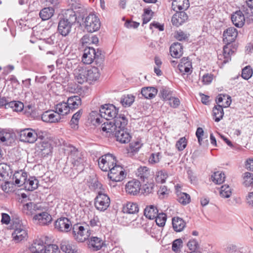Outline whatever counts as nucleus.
Instances as JSON below:
<instances>
[{
	"label": "nucleus",
	"mask_w": 253,
	"mask_h": 253,
	"mask_svg": "<svg viewBox=\"0 0 253 253\" xmlns=\"http://www.w3.org/2000/svg\"><path fill=\"white\" fill-rule=\"evenodd\" d=\"M65 154L73 167L83 166L85 161L84 153L71 144H65L63 147Z\"/></svg>",
	"instance_id": "f257e3e1"
},
{
	"label": "nucleus",
	"mask_w": 253,
	"mask_h": 253,
	"mask_svg": "<svg viewBox=\"0 0 253 253\" xmlns=\"http://www.w3.org/2000/svg\"><path fill=\"white\" fill-rule=\"evenodd\" d=\"M104 55L100 49L96 51L94 48L87 47L84 49L82 62L85 64H90L94 61L97 66L100 67L103 63Z\"/></svg>",
	"instance_id": "f03ea898"
},
{
	"label": "nucleus",
	"mask_w": 253,
	"mask_h": 253,
	"mask_svg": "<svg viewBox=\"0 0 253 253\" xmlns=\"http://www.w3.org/2000/svg\"><path fill=\"white\" fill-rule=\"evenodd\" d=\"M238 35V32L236 28L233 27L227 28L223 32V41L224 43L226 44L223 47V53L224 56V60L223 63H226L231 60L230 54V52H233L232 50L230 49L228 45L231 43L234 42Z\"/></svg>",
	"instance_id": "7ed1b4c3"
},
{
	"label": "nucleus",
	"mask_w": 253,
	"mask_h": 253,
	"mask_svg": "<svg viewBox=\"0 0 253 253\" xmlns=\"http://www.w3.org/2000/svg\"><path fill=\"white\" fill-rule=\"evenodd\" d=\"M101 126L103 131L114 134L118 127H123L126 126L128 121L124 115L120 114L119 117H116L113 121L105 120Z\"/></svg>",
	"instance_id": "20e7f679"
},
{
	"label": "nucleus",
	"mask_w": 253,
	"mask_h": 253,
	"mask_svg": "<svg viewBox=\"0 0 253 253\" xmlns=\"http://www.w3.org/2000/svg\"><path fill=\"white\" fill-rule=\"evenodd\" d=\"M99 115L101 119L97 118L95 122L98 124L103 123V119L111 120L119 117L118 109L113 104H105L102 105L99 110Z\"/></svg>",
	"instance_id": "39448f33"
},
{
	"label": "nucleus",
	"mask_w": 253,
	"mask_h": 253,
	"mask_svg": "<svg viewBox=\"0 0 253 253\" xmlns=\"http://www.w3.org/2000/svg\"><path fill=\"white\" fill-rule=\"evenodd\" d=\"M85 29L90 33L98 31L100 27L99 19L94 14H89L84 21Z\"/></svg>",
	"instance_id": "423d86ee"
},
{
	"label": "nucleus",
	"mask_w": 253,
	"mask_h": 253,
	"mask_svg": "<svg viewBox=\"0 0 253 253\" xmlns=\"http://www.w3.org/2000/svg\"><path fill=\"white\" fill-rule=\"evenodd\" d=\"M108 171V178L113 182L121 181L126 177V173L123 168L117 163Z\"/></svg>",
	"instance_id": "0eeeda50"
},
{
	"label": "nucleus",
	"mask_w": 253,
	"mask_h": 253,
	"mask_svg": "<svg viewBox=\"0 0 253 253\" xmlns=\"http://www.w3.org/2000/svg\"><path fill=\"white\" fill-rule=\"evenodd\" d=\"M117 162L116 157L110 154H107L99 158L98 166L101 169L104 171H108Z\"/></svg>",
	"instance_id": "6e6552de"
},
{
	"label": "nucleus",
	"mask_w": 253,
	"mask_h": 253,
	"mask_svg": "<svg viewBox=\"0 0 253 253\" xmlns=\"http://www.w3.org/2000/svg\"><path fill=\"white\" fill-rule=\"evenodd\" d=\"M13 240L16 243L26 240L28 238V232L25 227L20 224L15 223L14 224V231L12 233Z\"/></svg>",
	"instance_id": "1a4fd4ad"
},
{
	"label": "nucleus",
	"mask_w": 253,
	"mask_h": 253,
	"mask_svg": "<svg viewBox=\"0 0 253 253\" xmlns=\"http://www.w3.org/2000/svg\"><path fill=\"white\" fill-rule=\"evenodd\" d=\"M110 204V200L107 194L105 192H99V194L95 198V208L100 211H104L109 207Z\"/></svg>",
	"instance_id": "9d476101"
},
{
	"label": "nucleus",
	"mask_w": 253,
	"mask_h": 253,
	"mask_svg": "<svg viewBox=\"0 0 253 253\" xmlns=\"http://www.w3.org/2000/svg\"><path fill=\"white\" fill-rule=\"evenodd\" d=\"M85 229L81 224H75L72 228V233L75 240L79 242H84L87 240L90 235L88 230L86 229V233H84Z\"/></svg>",
	"instance_id": "9b49d317"
},
{
	"label": "nucleus",
	"mask_w": 253,
	"mask_h": 253,
	"mask_svg": "<svg viewBox=\"0 0 253 253\" xmlns=\"http://www.w3.org/2000/svg\"><path fill=\"white\" fill-rule=\"evenodd\" d=\"M48 239V238L46 236H41L35 239L29 248L30 252H43Z\"/></svg>",
	"instance_id": "f8f14e48"
},
{
	"label": "nucleus",
	"mask_w": 253,
	"mask_h": 253,
	"mask_svg": "<svg viewBox=\"0 0 253 253\" xmlns=\"http://www.w3.org/2000/svg\"><path fill=\"white\" fill-rule=\"evenodd\" d=\"M34 222L40 225H46L50 223L52 221L51 216L46 211H44V208L40 210V211L35 215L33 218Z\"/></svg>",
	"instance_id": "ddd939ff"
},
{
	"label": "nucleus",
	"mask_w": 253,
	"mask_h": 253,
	"mask_svg": "<svg viewBox=\"0 0 253 253\" xmlns=\"http://www.w3.org/2000/svg\"><path fill=\"white\" fill-rule=\"evenodd\" d=\"M19 139L21 141L29 143H33L36 141L35 129L28 128L20 130Z\"/></svg>",
	"instance_id": "4468645a"
},
{
	"label": "nucleus",
	"mask_w": 253,
	"mask_h": 253,
	"mask_svg": "<svg viewBox=\"0 0 253 253\" xmlns=\"http://www.w3.org/2000/svg\"><path fill=\"white\" fill-rule=\"evenodd\" d=\"M126 126L118 127L114 133L116 140L121 143H128L131 138Z\"/></svg>",
	"instance_id": "2eb2a0df"
},
{
	"label": "nucleus",
	"mask_w": 253,
	"mask_h": 253,
	"mask_svg": "<svg viewBox=\"0 0 253 253\" xmlns=\"http://www.w3.org/2000/svg\"><path fill=\"white\" fill-rule=\"evenodd\" d=\"M42 210V207L40 204H35L29 202L23 205V211L28 215L34 216L37 214L40 210Z\"/></svg>",
	"instance_id": "dca6fc26"
},
{
	"label": "nucleus",
	"mask_w": 253,
	"mask_h": 253,
	"mask_svg": "<svg viewBox=\"0 0 253 253\" xmlns=\"http://www.w3.org/2000/svg\"><path fill=\"white\" fill-rule=\"evenodd\" d=\"M55 229L58 231L67 232L71 229V222L66 217H61L57 219L55 222Z\"/></svg>",
	"instance_id": "f3484780"
},
{
	"label": "nucleus",
	"mask_w": 253,
	"mask_h": 253,
	"mask_svg": "<svg viewBox=\"0 0 253 253\" xmlns=\"http://www.w3.org/2000/svg\"><path fill=\"white\" fill-rule=\"evenodd\" d=\"M73 74L76 81L79 84H82L87 82V69L82 65H79L74 69Z\"/></svg>",
	"instance_id": "a211bd4d"
},
{
	"label": "nucleus",
	"mask_w": 253,
	"mask_h": 253,
	"mask_svg": "<svg viewBox=\"0 0 253 253\" xmlns=\"http://www.w3.org/2000/svg\"><path fill=\"white\" fill-rule=\"evenodd\" d=\"M42 121L48 123H55L58 122L61 117L56 111L48 110L44 112L41 116Z\"/></svg>",
	"instance_id": "6ab92c4d"
},
{
	"label": "nucleus",
	"mask_w": 253,
	"mask_h": 253,
	"mask_svg": "<svg viewBox=\"0 0 253 253\" xmlns=\"http://www.w3.org/2000/svg\"><path fill=\"white\" fill-rule=\"evenodd\" d=\"M175 11L171 18V23L173 26L179 27L187 21L188 16L184 11Z\"/></svg>",
	"instance_id": "aec40b11"
},
{
	"label": "nucleus",
	"mask_w": 253,
	"mask_h": 253,
	"mask_svg": "<svg viewBox=\"0 0 253 253\" xmlns=\"http://www.w3.org/2000/svg\"><path fill=\"white\" fill-rule=\"evenodd\" d=\"M140 187V182L138 180H133L126 183V191L130 195H136L139 192Z\"/></svg>",
	"instance_id": "412c9836"
},
{
	"label": "nucleus",
	"mask_w": 253,
	"mask_h": 253,
	"mask_svg": "<svg viewBox=\"0 0 253 253\" xmlns=\"http://www.w3.org/2000/svg\"><path fill=\"white\" fill-rule=\"evenodd\" d=\"M102 65L100 67L101 68ZM99 66L97 67L91 66L87 69V82L91 83V82L96 81L99 79L100 76V72L99 69Z\"/></svg>",
	"instance_id": "4be33fe9"
},
{
	"label": "nucleus",
	"mask_w": 253,
	"mask_h": 253,
	"mask_svg": "<svg viewBox=\"0 0 253 253\" xmlns=\"http://www.w3.org/2000/svg\"><path fill=\"white\" fill-rule=\"evenodd\" d=\"M73 25L68 22L60 19L58 23V31L62 36L66 37L71 32Z\"/></svg>",
	"instance_id": "5701e85b"
},
{
	"label": "nucleus",
	"mask_w": 253,
	"mask_h": 253,
	"mask_svg": "<svg viewBox=\"0 0 253 253\" xmlns=\"http://www.w3.org/2000/svg\"><path fill=\"white\" fill-rule=\"evenodd\" d=\"M13 180L18 187L25 185L27 179V173L22 170L16 171L13 175Z\"/></svg>",
	"instance_id": "b1692460"
},
{
	"label": "nucleus",
	"mask_w": 253,
	"mask_h": 253,
	"mask_svg": "<svg viewBox=\"0 0 253 253\" xmlns=\"http://www.w3.org/2000/svg\"><path fill=\"white\" fill-rule=\"evenodd\" d=\"M231 20L236 27L240 28L244 25L245 19L242 12L238 10L232 15Z\"/></svg>",
	"instance_id": "393cba45"
},
{
	"label": "nucleus",
	"mask_w": 253,
	"mask_h": 253,
	"mask_svg": "<svg viewBox=\"0 0 253 253\" xmlns=\"http://www.w3.org/2000/svg\"><path fill=\"white\" fill-rule=\"evenodd\" d=\"M57 34H52L49 38L43 39L41 40V43L39 45L40 50H44L48 49V46L52 45L56 42Z\"/></svg>",
	"instance_id": "a878e982"
},
{
	"label": "nucleus",
	"mask_w": 253,
	"mask_h": 253,
	"mask_svg": "<svg viewBox=\"0 0 253 253\" xmlns=\"http://www.w3.org/2000/svg\"><path fill=\"white\" fill-rule=\"evenodd\" d=\"M38 151L42 157H46L51 153L52 147L48 142L43 141L37 144Z\"/></svg>",
	"instance_id": "bb28decb"
},
{
	"label": "nucleus",
	"mask_w": 253,
	"mask_h": 253,
	"mask_svg": "<svg viewBox=\"0 0 253 253\" xmlns=\"http://www.w3.org/2000/svg\"><path fill=\"white\" fill-rule=\"evenodd\" d=\"M189 7L188 0H174L171 4L174 11H185Z\"/></svg>",
	"instance_id": "cd10ccee"
},
{
	"label": "nucleus",
	"mask_w": 253,
	"mask_h": 253,
	"mask_svg": "<svg viewBox=\"0 0 253 253\" xmlns=\"http://www.w3.org/2000/svg\"><path fill=\"white\" fill-rule=\"evenodd\" d=\"M169 52L172 57L179 58L183 54V46L180 43L174 42L172 43L169 48Z\"/></svg>",
	"instance_id": "c85d7f7f"
},
{
	"label": "nucleus",
	"mask_w": 253,
	"mask_h": 253,
	"mask_svg": "<svg viewBox=\"0 0 253 253\" xmlns=\"http://www.w3.org/2000/svg\"><path fill=\"white\" fill-rule=\"evenodd\" d=\"M61 19L74 25L77 21V17L75 12L73 9H68L65 10L63 14V17Z\"/></svg>",
	"instance_id": "c756f323"
},
{
	"label": "nucleus",
	"mask_w": 253,
	"mask_h": 253,
	"mask_svg": "<svg viewBox=\"0 0 253 253\" xmlns=\"http://www.w3.org/2000/svg\"><path fill=\"white\" fill-rule=\"evenodd\" d=\"M67 102L69 105L70 110L73 111L81 105L82 100L80 96L76 95L69 97Z\"/></svg>",
	"instance_id": "7c9ffc66"
},
{
	"label": "nucleus",
	"mask_w": 253,
	"mask_h": 253,
	"mask_svg": "<svg viewBox=\"0 0 253 253\" xmlns=\"http://www.w3.org/2000/svg\"><path fill=\"white\" fill-rule=\"evenodd\" d=\"M172 224L173 230L175 231L180 232L185 227L186 223L181 218L174 217L172 218Z\"/></svg>",
	"instance_id": "2f4dec72"
},
{
	"label": "nucleus",
	"mask_w": 253,
	"mask_h": 253,
	"mask_svg": "<svg viewBox=\"0 0 253 253\" xmlns=\"http://www.w3.org/2000/svg\"><path fill=\"white\" fill-rule=\"evenodd\" d=\"M158 213L157 208L153 205L147 207L144 211L145 216L149 219H154Z\"/></svg>",
	"instance_id": "473e14b6"
},
{
	"label": "nucleus",
	"mask_w": 253,
	"mask_h": 253,
	"mask_svg": "<svg viewBox=\"0 0 253 253\" xmlns=\"http://www.w3.org/2000/svg\"><path fill=\"white\" fill-rule=\"evenodd\" d=\"M141 93L145 98L151 99L156 95L157 89L154 87H145L141 89Z\"/></svg>",
	"instance_id": "72a5a7b5"
},
{
	"label": "nucleus",
	"mask_w": 253,
	"mask_h": 253,
	"mask_svg": "<svg viewBox=\"0 0 253 253\" xmlns=\"http://www.w3.org/2000/svg\"><path fill=\"white\" fill-rule=\"evenodd\" d=\"M55 110L59 115H67L71 111L67 102H62L57 104L55 107Z\"/></svg>",
	"instance_id": "f704fd0d"
},
{
	"label": "nucleus",
	"mask_w": 253,
	"mask_h": 253,
	"mask_svg": "<svg viewBox=\"0 0 253 253\" xmlns=\"http://www.w3.org/2000/svg\"><path fill=\"white\" fill-rule=\"evenodd\" d=\"M39 181L35 177H30L27 179L24 187L29 191H33L38 187Z\"/></svg>",
	"instance_id": "c9c22d12"
},
{
	"label": "nucleus",
	"mask_w": 253,
	"mask_h": 253,
	"mask_svg": "<svg viewBox=\"0 0 253 253\" xmlns=\"http://www.w3.org/2000/svg\"><path fill=\"white\" fill-rule=\"evenodd\" d=\"M54 12L52 7H45L41 10L39 15L42 20H47L53 16Z\"/></svg>",
	"instance_id": "e433bc0d"
},
{
	"label": "nucleus",
	"mask_w": 253,
	"mask_h": 253,
	"mask_svg": "<svg viewBox=\"0 0 253 253\" xmlns=\"http://www.w3.org/2000/svg\"><path fill=\"white\" fill-rule=\"evenodd\" d=\"M212 112L215 122H219L222 119L224 115V111L222 106L220 105L215 106L213 108Z\"/></svg>",
	"instance_id": "4c0bfd02"
},
{
	"label": "nucleus",
	"mask_w": 253,
	"mask_h": 253,
	"mask_svg": "<svg viewBox=\"0 0 253 253\" xmlns=\"http://www.w3.org/2000/svg\"><path fill=\"white\" fill-rule=\"evenodd\" d=\"M149 174V169L145 166L140 167L138 168L136 173L137 176L143 181L148 177Z\"/></svg>",
	"instance_id": "58836bf2"
},
{
	"label": "nucleus",
	"mask_w": 253,
	"mask_h": 253,
	"mask_svg": "<svg viewBox=\"0 0 253 253\" xmlns=\"http://www.w3.org/2000/svg\"><path fill=\"white\" fill-rule=\"evenodd\" d=\"M135 96L132 94L124 95L121 98V103L122 105L125 107H129L134 102Z\"/></svg>",
	"instance_id": "ea45409f"
},
{
	"label": "nucleus",
	"mask_w": 253,
	"mask_h": 253,
	"mask_svg": "<svg viewBox=\"0 0 253 253\" xmlns=\"http://www.w3.org/2000/svg\"><path fill=\"white\" fill-rule=\"evenodd\" d=\"M139 208L136 203L128 202L124 208V212L134 214L138 212Z\"/></svg>",
	"instance_id": "a19ab883"
},
{
	"label": "nucleus",
	"mask_w": 253,
	"mask_h": 253,
	"mask_svg": "<svg viewBox=\"0 0 253 253\" xmlns=\"http://www.w3.org/2000/svg\"><path fill=\"white\" fill-rule=\"evenodd\" d=\"M61 250L66 253H74L76 252L75 247L68 241H62L61 243Z\"/></svg>",
	"instance_id": "79ce46f5"
},
{
	"label": "nucleus",
	"mask_w": 253,
	"mask_h": 253,
	"mask_svg": "<svg viewBox=\"0 0 253 253\" xmlns=\"http://www.w3.org/2000/svg\"><path fill=\"white\" fill-rule=\"evenodd\" d=\"M177 201L183 205H186L190 202V196L189 194L178 191H176Z\"/></svg>",
	"instance_id": "37998d69"
},
{
	"label": "nucleus",
	"mask_w": 253,
	"mask_h": 253,
	"mask_svg": "<svg viewBox=\"0 0 253 253\" xmlns=\"http://www.w3.org/2000/svg\"><path fill=\"white\" fill-rule=\"evenodd\" d=\"M89 245H91L95 250H100L103 246V242L102 239L96 237H92L89 240Z\"/></svg>",
	"instance_id": "c03bdc74"
},
{
	"label": "nucleus",
	"mask_w": 253,
	"mask_h": 253,
	"mask_svg": "<svg viewBox=\"0 0 253 253\" xmlns=\"http://www.w3.org/2000/svg\"><path fill=\"white\" fill-rule=\"evenodd\" d=\"M225 178L224 173L220 171L215 172L211 175L212 181L216 184H222L224 181Z\"/></svg>",
	"instance_id": "a18cd8bd"
},
{
	"label": "nucleus",
	"mask_w": 253,
	"mask_h": 253,
	"mask_svg": "<svg viewBox=\"0 0 253 253\" xmlns=\"http://www.w3.org/2000/svg\"><path fill=\"white\" fill-rule=\"evenodd\" d=\"M7 108H12L13 111L15 112L21 111L24 108L23 103L20 101H13L8 102L7 104Z\"/></svg>",
	"instance_id": "49530a36"
},
{
	"label": "nucleus",
	"mask_w": 253,
	"mask_h": 253,
	"mask_svg": "<svg viewBox=\"0 0 253 253\" xmlns=\"http://www.w3.org/2000/svg\"><path fill=\"white\" fill-rule=\"evenodd\" d=\"M172 91L169 88L163 86L161 88L160 90V95L162 98L165 100H169L170 99L172 96Z\"/></svg>",
	"instance_id": "de8ad7c7"
},
{
	"label": "nucleus",
	"mask_w": 253,
	"mask_h": 253,
	"mask_svg": "<svg viewBox=\"0 0 253 253\" xmlns=\"http://www.w3.org/2000/svg\"><path fill=\"white\" fill-rule=\"evenodd\" d=\"M60 250L56 245L50 244L48 242L43 251V253H60Z\"/></svg>",
	"instance_id": "09e8293b"
},
{
	"label": "nucleus",
	"mask_w": 253,
	"mask_h": 253,
	"mask_svg": "<svg viewBox=\"0 0 253 253\" xmlns=\"http://www.w3.org/2000/svg\"><path fill=\"white\" fill-rule=\"evenodd\" d=\"M243 184L246 187H249L253 184V174L249 172L244 173L243 176Z\"/></svg>",
	"instance_id": "8fccbe9b"
},
{
	"label": "nucleus",
	"mask_w": 253,
	"mask_h": 253,
	"mask_svg": "<svg viewBox=\"0 0 253 253\" xmlns=\"http://www.w3.org/2000/svg\"><path fill=\"white\" fill-rule=\"evenodd\" d=\"M156 224L160 227H163L167 220V215L164 213H159L154 218Z\"/></svg>",
	"instance_id": "3c124183"
},
{
	"label": "nucleus",
	"mask_w": 253,
	"mask_h": 253,
	"mask_svg": "<svg viewBox=\"0 0 253 253\" xmlns=\"http://www.w3.org/2000/svg\"><path fill=\"white\" fill-rule=\"evenodd\" d=\"M82 113V111L80 110L73 115L70 121V125L71 126L72 128H75L77 127Z\"/></svg>",
	"instance_id": "603ef678"
},
{
	"label": "nucleus",
	"mask_w": 253,
	"mask_h": 253,
	"mask_svg": "<svg viewBox=\"0 0 253 253\" xmlns=\"http://www.w3.org/2000/svg\"><path fill=\"white\" fill-rule=\"evenodd\" d=\"M231 189L228 185H223L220 187V195L221 197L227 198L231 195Z\"/></svg>",
	"instance_id": "864d4df0"
},
{
	"label": "nucleus",
	"mask_w": 253,
	"mask_h": 253,
	"mask_svg": "<svg viewBox=\"0 0 253 253\" xmlns=\"http://www.w3.org/2000/svg\"><path fill=\"white\" fill-rule=\"evenodd\" d=\"M253 70L250 66H247L242 69V77L246 80H248L253 75Z\"/></svg>",
	"instance_id": "5fc2aeb1"
},
{
	"label": "nucleus",
	"mask_w": 253,
	"mask_h": 253,
	"mask_svg": "<svg viewBox=\"0 0 253 253\" xmlns=\"http://www.w3.org/2000/svg\"><path fill=\"white\" fill-rule=\"evenodd\" d=\"M91 188L95 191L97 194H99V192L101 191V193L105 192V189H104L103 185L99 182L98 180H95L91 183Z\"/></svg>",
	"instance_id": "6e6d98bb"
},
{
	"label": "nucleus",
	"mask_w": 253,
	"mask_h": 253,
	"mask_svg": "<svg viewBox=\"0 0 253 253\" xmlns=\"http://www.w3.org/2000/svg\"><path fill=\"white\" fill-rule=\"evenodd\" d=\"M167 177L168 174L167 172L164 170H160L157 172L156 179L158 182L164 183L165 182Z\"/></svg>",
	"instance_id": "4d7b16f0"
},
{
	"label": "nucleus",
	"mask_w": 253,
	"mask_h": 253,
	"mask_svg": "<svg viewBox=\"0 0 253 253\" xmlns=\"http://www.w3.org/2000/svg\"><path fill=\"white\" fill-rule=\"evenodd\" d=\"M160 153H152L149 158V163L151 164H155L158 163L161 158Z\"/></svg>",
	"instance_id": "13d9d810"
},
{
	"label": "nucleus",
	"mask_w": 253,
	"mask_h": 253,
	"mask_svg": "<svg viewBox=\"0 0 253 253\" xmlns=\"http://www.w3.org/2000/svg\"><path fill=\"white\" fill-rule=\"evenodd\" d=\"M182 241L181 239H177L173 241L172 244V250L175 253L180 251V248L182 247Z\"/></svg>",
	"instance_id": "bf43d9fd"
},
{
	"label": "nucleus",
	"mask_w": 253,
	"mask_h": 253,
	"mask_svg": "<svg viewBox=\"0 0 253 253\" xmlns=\"http://www.w3.org/2000/svg\"><path fill=\"white\" fill-rule=\"evenodd\" d=\"M187 145V140L184 137L180 138L176 143V147L179 151H182Z\"/></svg>",
	"instance_id": "052dcab7"
},
{
	"label": "nucleus",
	"mask_w": 253,
	"mask_h": 253,
	"mask_svg": "<svg viewBox=\"0 0 253 253\" xmlns=\"http://www.w3.org/2000/svg\"><path fill=\"white\" fill-rule=\"evenodd\" d=\"M154 184L152 183H147L142 186V190L143 191V193L148 194L153 192L154 188Z\"/></svg>",
	"instance_id": "680f3d73"
},
{
	"label": "nucleus",
	"mask_w": 253,
	"mask_h": 253,
	"mask_svg": "<svg viewBox=\"0 0 253 253\" xmlns=\"http://www.w3.org/2000/svg\"><path fill=\"white\" fill-rule=\"evenodd\" d=\"M188 248L193 251H195L199 247L198 242L195 239H191L187 243Z\"/></svg>",
	"instance_id": "e2e57ef3"
},
{
	"label": "nucleus",
	"mask_w": 253,
	"mask_h": 253,
	"mask_svg": "<svg viewBox=\"0 0 253 253\" xmlns=\"http://www.w3.org/2000/svg\"><path fill=\"white\" fill-rule=\"evenodd\" d=\"M168 101L169 105L173 108H177L180 104L179 99L177 97L172 96Z\"/></svg>",
	"instance_id": "0e129e2a"
},
{
	"label": "nucleus",
	"mask_w": 253,
	"mask_h": 253,
	"mask_svg": "<svg viewBox=\"0 0 253 253\" xmlns=\"http://www.w3.org/2000/svg\"><path fill=\"white\" fill-rule=\"evenodd\" d=\"M213 80V75L211 74H206L203 75L202 82L204 84H209Z\"/></svg>",
	"instance_id": "69168bd1"
},
{
	"label": "nucleus",
	"mask_w": 253,
	"mask_h": 253,
	"mask_svg": "<svg viewBox=\"0 0 253 253\" xmlns=\"http://www.w3.org/2000/svg\"><path fill=\"white\" fill-rule=\"evenodd\" d=\"M11 137V134L9 132L2 131L0 134V140L2 142H7Z\"/></svg>",
	"instance_id": "338daca9"
},
{
	"label": "nucleus",
	"mask_w": 253,
	"mask_h": 253,
	"mask_svg": "<svg viewBox=\"0 0 253 253\" xmlns=\"http://www.w3.org/2000/svg\"><path fill=\"white\" fill-rule=\"evenodd\" d=\"M139 25V23L127 20L125 23V26L127 28H137Z\"/></svg>",
	"instance_id": "774afa93"
}]
</instances>
